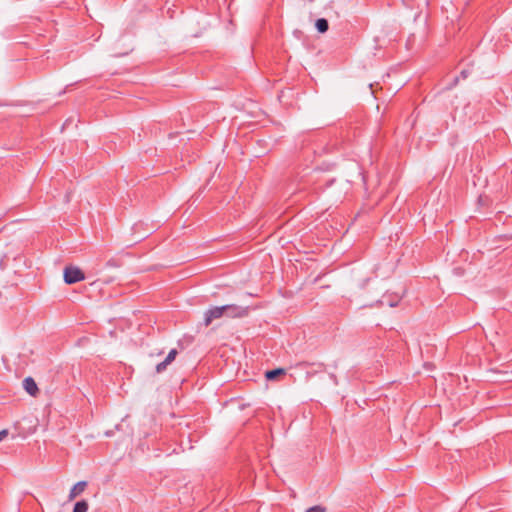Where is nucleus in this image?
Listing matches in <instances>:
<instances>
[{
	"instance_id": "nucleus-16",
	"label": "nucleus",
	"mask_w": 512,
	"mask_h": 512,
	"mask_svg": "<svg viewBox=\"0 0 512 512\" xmlns=\"http://www.w3.org/2000/svg\"><path fill=\"white\" fill-rule=\"evenodd\" d=\"M331 379L337 384V378L334 374L330 375Z\"/></svg>"
},
{
	"instance_id": "nucleus-11",
	"label": "nucleus",
	"mask_w": 512,
	"mask_h": 512,
	"mask_svg": "<svg viewBox=\"0 0 512 512\" xmlns=\"http://www.w3.org/2000/svg\"><path fill=\"white\" fill-rule=\"evenodd\" d=\"M306 512H325V508H323L322 506L316 505V506H313V507H310L309 509H307Z\"/></svg>"
},
{
	"instance_id": "nucleus-9",
	"label": "nucleus",
	"mask_w": 512,
	"mask_h": 512,
	"mask_svg": "<svg viewBox=\"0 0 512 512\" xmlns=\"http://www.w3.org/2000/svg\"><path fill=\"white\" fill-rule=\"evenodd\" d=\"M88 510V504L86 501H78L74 505L73 512H87Z\"/></svg>"
},
{
	"instance_id": "nucleus-3",
	"label": "nucleus",
	"mask_w": 512,
	"mask_h": 512,
	"mask_svg": "<svg viewBox=\"0 0 512 512\" xmlns=\"http://www.w3.org/2000/svg\"><path fill=\"white\" fill-rule=\"evenodd\" d=\"M224 314V308L222 306H215L209 308L204 314V325L209 326L213 320L225 316Z\"/></svg>"
},
{
	"instance_id": "nucleus-1",
	"label": "nucleus",
	"mask_w": 512,
	"mask_h": 512,
	"mask_svg": "<svg viewBox=\"0 0 512 512\" xmlns=\"http://www.w3.org/2000/svg\"><path fill=\"white\" fill-rule=\"evenodd\" d=\"M224 315L230 318H242L248 315V307H242L236 304L223 305Z\"/></svg>"
},
{
	"instance_id": "nucleus-15",
	"label": "nucleus",
	"mask_w": 512,
	"mask_h": 512,
	"mask_svg": "<svg viewBox=\"0 0 512 512\" xmlns=\"http://www.w3.org/2000/svg\"><path fill=\"white\" fill-rule=\"evenodd\" d=\"M368 281H369V279H368V278H366L365 280H363V282L361 283V288H364V287L367 285Z\"/></svg>"
},
{
	"instance_id": "nucleus-6",
	"label": "nucleus",
	"mask_w": 512,
	"mask_h": 512,
	"mask_svg": "<svg viewBox=\"0 0 512 512\" xmlns=\"http://www.w3.org/2000/svg\"><path fill=\"white\" fill-rule=\"evenodd\" d=\"M23 387L31 396H35L38 393L37 384L32 377H27L23 380Z\"/></svg>"
},
{
	"instance_id": "nucleus-4",
	"label": "nucleus",
	"mask_w": 512,
	"mask_h": 512,
	"mask_svg": "<svg viewBox=\"0 0 512 512\" xmlns=\"http://www.w3.org/2000/svg\"><path fill=\"white\" fill-rule=\"evenodd\" d=\"M176 349H171L166 358L156 365V372L162 373L167 369V366L172 363L177 355Z\"/></svg>"
},
{
	"instance_id": "nucleus-2",
	"label": "nucleus",
	"mask_w": 512,
	"mask_h": 512,
	"mask_svg": "<svg viewBox=\"0 0 512 512\" xmlns=\"http://www.w3.org/2000/svg\"><path fill=\"white\" fill-rule=\"evenodd\" d=\"M84 274L83 272L76 267H66L64 270V281L67 284H73L80 280H83Z\"/></svg>"
},
{
	"instance_id": "nucleus-7",
	"label": "nucleus",
	"mask_w": 512,
	"mask_h": 512,
	"mask_svg": "<svg viewBox=\"0 0 512 512\" xmlns=\"http://www.w3.org/2000/svg\"><path fill=\"white\" fill-rule=\"evenodd\" d=\"M286 371L283 368H276L272 370H268L265 373V377L267 380H275L281 375H285Z\"/></svg>"
},
{
	"instance_id": "nucleus-17",
	"label": "nucleus",
	"mask_w": 512,
	"mask_h": 512,
	"mask_svg": "<svg viewBox=\"0 0 512 512\" xmlns=\"http://www.w3.org/2000/svg\"><path fill=\"white\" fill-rule=\"evenodd\" d=\"M3 265H4V258L1 259V266H3Z\"/></svg>"
},
{
	"instance_id": "nucleus-5",
	"label": "nucleus",
	"mask_w": 512,
	"mask_h": 512,
	"mask_svg": "<svg viewBox=\"0 0 512 512\" xmlns=\"http://www.w3.org/2000/svg\"><path fill=\"white\" fill-rule=\"evenodd\" d=\"M86 487V481H79L78 483H76L70 490L68 500L72 501L73 499H75L77 496H79L81 493L85 491Z\"/></svg>"
},
{
	"instance_id": "nucleus-8",
	"label": "nucleus",
	"mask_w": 512,
	"mask_h": 512,
	"mask_svg": "<svg viewBox=\"0 0 512 512\" xmlns=\"http://www.w3.org/2000/svg\"><path fill=\"white\" fill-rule=\"evenodd\" d=\"M315 27L319 33H325L329 29V23L325 18H319L316 20Z\"/></svg>"
},
{
	"instance_id": "nucleus-13",
	"label": "nucleus",
	"mask_w": 512,
	"mask_h": 512,
	"mask_svg": "<svg viewBox=\"0 0 512 512\" xmlns=\"http://www.w3.org/2000/svg\"><path fill=\"white\" fill-rule=\"evenodd\" d=\"M112 279H114V276L113 277H108V278H98V281H103L104 283H110L112 281Z\"/></svg>"
},
{
	"instance_id": "nucleus-14",
	"label": "nucleus",
	"mask_w": 512,
	"mask_h": 512,
	"mask_svg": "<svg viewBox=\"0 0 512 512\" xmlns=\"http://www.w3.org/2000/svg\"><path fill=\"white\" fill-rule=\"evenodd\" d=\"M461 76H462V78H463V79L467 78V76H468V71H467V70H462V71H461Z\"/></svg>"
},
{
	"instance_id": "nucleus-12",
	"label": "nucleus",
	"mask_w": 512,
	"mask_h": 512,
	"mask_svg": "<svg viewBox=\"0 0 512 512\" xmlns=\"http://www.w3.org/2000/svg\"><path fill=\"white\" fill-rule=\"evenodd\" d=\"M8 435V430L4 429L0 431V442L4 440Z\"/></svg>"
},
{
	"instance_id": "nucleus-10",
	"label": "nucleus",
	"mask_w": 512,
	"mask_h": 512,
	"mask_svg": "<svg viewBox=\"0 0 512 512\" xmlns=\"http://www.w3.org/2000/svg\"><path fill=\"white\" fill-rule=\"evenodd\" d=\"M400 297L398 295L394 296L393 299L381 300V304L387 303L390 307H396L400 301Z\"/></svg>"
}]
</instances>
